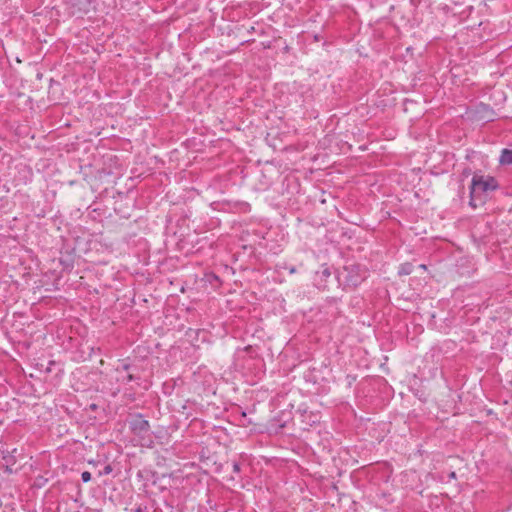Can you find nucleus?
Wrapping results in <instances>:
<instances>
[{"label": "nucleus", "mask_w": 512, "mask_h": 512, "mask_svg": "<svg viewBox=\"0 0 512 512\" xmlns=\"http://www.w3.org/2000/svg\"><path fill=\"white\" fill-rule=\"evenodd\" d=\"M133 379V376L131 374H128L126 377V381L129 382Z\"/></svg>", "instance_id": "obj_7"}, {"label": "nucleus", "mask_w": 512, "mask_h": 512, "mask_svg": "<svg viewBox=\"0 0 512 512\" xmlns=\"http://www.w3.org/2000/svg\"><path fill=\"white\" fill-rule=\"evenodd\" d=\"M499 161L501 164H512V150H502Z\"/></svg>", "instance_id": "obj_3"}, {"label": "nucleus", "mask_w": 512, "mask_h": 512, "mask_svg": "<svg viewBox=\"0 0 512 512\" xmlns=\"http://www.w3.org/2000/svg\"><path fill=\"white\" fill-rule=\"evenodd\" d=\"M131 428L136 433H142L149 429V422L142 416H136L131 422Z\"/></svg>", "instance_id": "obj_2"}, {"label": "nucleus", "mask_w": 512, "mask_h": 512, "mask_svg": "<svg viewBox=\"0 0 512 512\" xmlns=\"http://www.w3.org/2000/svg\"><path fill=\"white\" fill-rule=\"evenodd\" d=\"M111 467L110 466H106L105 469H104V474H109L111 472Z\"/></svg>", "instance_id": "obj_6"}, {"label": "nucleus", "mask_w": 512, "mask_h": 512, "mask_svg": "<svg viewBox=\"0 0 512 512\" xmlns=\"http://www.w3.org/2000/svg\"><path fill=\"white\" fill-rule=\"evenodd\" d=\"M498 188L496 179L489 175L474 174L470 186V205L474 208L486 201L487 194Z\"/></svg>", "instance_id": "obj_1"}, {"label": "nucleus", "mask_w": 512, "mask_h": 512, "mask_svg": "<svg viewBox=\"0 0 512 512\" xmlns=\"http://www.w3.org/2000/svg\"><path fill=\"white\" fill-rule=\"evenodd\" d=\"M412 271V266L410 264H405L401 267V272L404 274H409Z\"/></svg>", "instance_id": "obj_4"}, {"label": "nucleus", "mask_w": 512, "mask_h": 512, "mask_svg": "<svg viewBox=\"0 0 512 512\" xmlns=\"http://www.w3.org/2000/svg\"><path fill=\"white\" fill-rule=\"evenodd\" d=\"M81 478L84 482H89L91 480V473L88 471H84L81 475Z\"/></svg>", "instance_id": "obj_5"}]
</instances>
